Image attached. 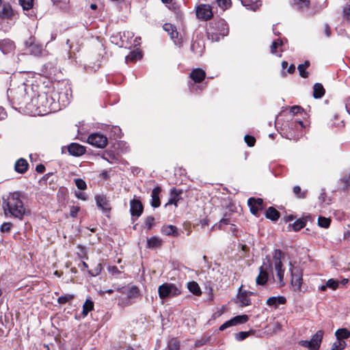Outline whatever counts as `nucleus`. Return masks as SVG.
<instances>
[{
    "label": "nucleus",
    "mask_w": 350,
    "mask_h": 350,
    "mask_svg": "<svg viewBox=\"0 0 350 350\" xmlns=\"http://www.w3.org/2000/svg\"><path fill=\"white\" fill-rule=\"evenodd\" d=\"M253 294L252 292L247 291H242L241 287L239 288L237 295V302L239 303L240 306H247L251 304L250 295Z\"/></svg>",
    "instance_id": "4468645a"
},
{
    "label": "nucleus",
    "mask_w": 350,
    "mask_h": 350,
    "mask_svg": "<svg viewBox=\"0 0 350 350\" xmlns=\"http://www.w3.org/2000/svg\"><path fill=\"white\" fill-rule=\"evenodd\" d=\"M249 320V317L246 314L238 315L236 316L231 319L226 321L224 324H222L219 327L220 331H224L226 328H228L232 326H235L239 324H243L246 323Z\"/></svg>",
    "instance_id": "f8f14e48"
},
{
    "label": "nucleus",
    "mask_w": 350,
    "mask_h": 350,
    "mask_svg": "<svg viewBox=\"0 0 350 350\" xmlns=\"http://www.w3.org/2000/svg\"><path fill=\"white\" fill-rule=\"evenodd\" d=\"M336 337L338 340L347 339L350 337V331L345 328L338 329L335 333Z\"/></svg>",
    "instance_id": "f704fd0d"
},
{
    "label": "nucleus",
    "mask_w": 350,
    "mask_h": 350,
    "mask_svg": "<svg viewBox=\"0 0 350 350\" xmlns=\"http://www.w3.org/2000/svg\"><path fill=\"white\" fill-rule=\"evenodd\" d=\"M244 139H245V142L247 143V144L249 146L252 147V146H254L256 139L254 137L250 136V135H245Z\"/></svg>",
    "instance_id": "bf43d9fd"
},
{
    "label": "nucleus",
    "mask_w": 350,
    "mask_h": 350,
    "mask_svg": "<svg viewBox=\"0 0 350 350\" xmlns=\"http://www.w3.org/2000/svg\"><path fill=\"white\" fill-rule=\"evenodd\" d=\"M18 91L20 94V96L13 95L12 99L18 104H21L23 101L25 96L24 85H22L21 86L18 87Z\"/></svg>",
    "instance_id": "58836bf2"
},
{
    "label": "nucleus",
    "mask_w": 350,
    "mask_h": 350,
    "mask_svg": "<svg viewBox=\"0 0 350 350\" xmlns=\"http://www.w3.org/2000/svg\"><path fill=\"white\" fill-rule=\"evenodd\" d=\"M163 28L170 36V38L174 40V43L177 44V41L175 40L178 38V35L176 27L171 23H165Z\"/></svg>",
    "instance_id": "6ab92c4d"
},
{
    "label": "nucleus",
    "mask_w": 350,
    "mask_h": 350,
    "mask_svg": "<svg viewBox=\"0 0 350 350\" xmlns=\"http://www.w3.org/2000/svg\"><path fill=\"white\" fill-rule=\"evenodd\" d=\"M323 336V332L319 330L314 334L310 340H300L299 344L304 347L309 349V350H318L320 347Z\"/></svg>",
    "instance_id": "6e6552de"
},
{
    "label": "nucleus",
    "mask_w": 350,
    "mask_h": 350,
    "mask_svg": "<svg viewBox=\"0 0 350 350\" xmlns=\"http://www.w3.org/2000/svg\"><path fill=\"white\" fill-rule=\"evenodd\" d=\"M208 33L211 34V39L218 41L221 38L226 36L228 33V28L226 23L224 20H219L211 26Z\"/></svg>",
    "instance_id": "7ed1b4c3"
},
{
    "label": "nucleus",
    "mask_w": 350,
    "mask_h": 350,
    "mask_svg": "<svg viewBox=\"0 0 350 350\" xmlns=\"http://www.w3.org/2000/svg\"><path fill=\"white\" fill-rule=\"evenodd\" d=\"M302 111V109L299 106H293L291 108L290 112L292 113L293 115L301 113Z\"/></svg>",
    "instance_id": "0e129e2a"
},
{
    "label": "nucleus",
    "mask_w": 350,
    "mask_h": 350,
    "mask_svg": "<svg viewBox=\"0 0 350 350\" xmlns=\"http://www.w3.org/2000/svg\"><path fill=\"white\" fill-rule=\"evenodd\" d=\"M189 291L195 295L199 296L202 294L201 289L196 282L192 281L187 283Z\"/></svg>",
    "instance_id": "7c9ffc66"
},
{
    "label": "nucleus",
    "mask_w": 350,
    "mask_h": 350,
    "mask_svg": "<svg viewBox=\"0 0 350 350\" xmlns=\"http://www.w3.org/2000/svg\"><path fill=\"white\" fill-rule=\"evenodd\" d=\"M57 8L63 11H66L69 8L70 0H51Z\"/></svg>",
    "instance_id": "e433bc0d"
},
{
    "label": "nucleus",
    "mask_w": 350,
    "mask_h": 350,
    "mask_svg": "<svg viewBox=\"0 0 350 350\" xmlns=\"http://www.w3.org/2000/svg\"><path fill=\"white\" fill-rule=\"evenodd\" d=\"M263 201L261 198L255 199L254 198H250L247 200L248 206L250 208L251 213L256 215L259 211L262 210Z\"/></svg>",
    "instance_id": "ddd939ff"
},
{
    "label": "nucleus",
    "mask_w": 350,
    "mask_h": 350,
    "mask_svg": "<svg viewBox=\"0 0 350 350\" xmlns=\"http://www.w3.org/2000/svg\"><path fill=\"white\" fill-rule=\"evenodd\" d=\"M96 201L97 206L102 209L103 211H108L110 209V207L105 200L103 196H98L96 197Z\"/></svg>",
    "instance_id": "c756f323"
},
{
    "label": "nucleus",
    "mask_w": 350,
    "mask_h": 350,
    "mask_svg": "<svg viewBox=\"0 0 350 350\" xmlns=\"http://www.w3.org/2000/svg\"><path fill=\"white\" fill-rule=\"evenodd\" d=\"M196 16L202 21H208L213 16L212 8L208 4L201 3L196 7Z\"/></svg>",
    "instance_id": "1a4fd4ad"
},
{
    "label": "nucleus",
    "mask_w": 350,
    "mask_h": 350,
    "mask_svg": "<svg viewBox=\"0 0 350 350\" xmlns=\"http://www.w3.org/2000/svg\"><path fill=\"white\" fill-rule=\"evenodd\" d=\"M107 138L100 133L91 134L88 138V142L99 148H105L107 144Z\"/></svg>",
    "instance_id": "9b49d317"
},
{
    "label": "nucleus",
    "mask_w": 350,
    "mask_h": 350,
    "mask_svg": "<svg viewBox=\"0 0 350 350\" xmlns=\"http://www.w3.org/2000/svg\"><path fill=\"white\" fill-rule=\"evenodd\" d=\"M75 196L77 198L81 199L82 200H86V197H85V194L80 191L75 192Z\"/></svg>",
    "instance_id": "338daca9"
},
{
    "label": "nucleus",
    "mask_w": 350,
    "mask_h": 350,
    "mask_svg": "<svg viewBox=\"0 0 350 350\" xmlns=\"http://www.w3.org/2000/svg\"><path fill=\"white\" fill-rule=\"evenodd\" d=\"M217 3L218 6L224 10L228 8L230 5V0H217Z\"/></svg>",
    "instance_id": "864d4df0"
},
{
    "label": "nucleus",
    "mask_w": 350,
    "mask_h": 350,
    "mask_svg": "<svg viewBox=\"0 0 350 350\" xmlns=\"http://www.w3.org/2000/svg\"><path fill=\"white\" fill-rule=\"evenodd\" d=\"M161 191V189L159 187H157L153 189L151 193V205L153 207H159L160 206L159 194Z\"/></svg>",
    "instance_id": "4be33fe9"
},
{
    "label": "nucleus",
    "mask_w": 350,
    "mask_h": 350,
    "mask_svg": "<svg viewBox=\"0 0 350 350\" xmlns=\"http://www.w3.org/2000/svg\"><path fill=\"white\" fill-rule=\"evenodd\" d=\"M68 150L71 155L79 157L85 152V148L81 144L77 143H72L68 147Z\"/></svg>",
    "instance_id": "f3484780"
},
{
    "label": "nucleus",
    "mask_w": 350,
    "mask_h": 350,
    "mask_svg": "<svg viewBox=\"0 0 350 350\" xmlns=\"http://www.w3.org/2000/svg\"><path fill=\"white\" fill-rule=\"evenodd\" d=\"M297 68H298L299 75L301 77L307 78L308 77V72L306 71V69L305 68L302 67L301 65H299Z\"/></svg>",
    "instance_id": "680f3d73"
},
{
    "label": "nucleus",
    "mask_w": 350,
    "mask_h": 350,
    "mask_svg": "<svg viewBox=\"0 0 350 350\" xmlns=\"http://www.w3.org/2000/svg\"><path fill=\"white\" fill-rule=\"evenodd\" d=\"M75 185L80 190H85L87 187L85 182L81 178H77L75 180Z\"/></svg>",
    "instance_id": "5fc2aeb1"
},
{
    "label": "nucleus",
    "mask_w": 350,
    "mask_h": 350,
    "mask_svg": "<svg viewBox=\"0 0 350 350\" xmlns=\"http://www.w3.org/2000/svg\"><path fill=\"white\" fill-rule=\"evenodd\" d=\"M74 297H75V295H72V294H67L65 295H62L57 299V302L59 304H64L67 302H69L72 299H73Z\"/></svg>",
    "instance_id": "49530a36"
},
{
    "label": "nucleus",
    "mask_w": 350,
    "mask_h": 350,
    "mask_svg": "<svg viewBox=\"0 0 350 350\" xmlns=\"http://www.w3.org/2000/svg\"><path fill=\"white\" fill-rule=\"evenodd\" d=\"M79 211V207L72 206L70 208V215L72 217H76Z\"/></svg>",
    "instance_id": "e2e57ef3"
},
{
    "label": "nucleus",
    "mask_w": 350,
    "mask_h": 350,
    "mask_svg": "<svg viewBox=\"0 0 350 350\" xmlns=\"http://www.w3.org/2000/svg\"><path fill=\"white\" fill-rule=\"evenodd\" d=\"M154 223V218L152 216H149L146 218L145 224L148 230H150Z\"/></svg>",
    "instance_id": "13d9d810"
},
{
    "label": "nucleus",
    "mask_w": 350,
    "mask_h": 350,
    "mask_svg": "<svg viewBox=\"0 0 350 350\" xmlns=\"http://www.w3.org/2000/svg\"><path fill=\"white\" fill-rule=\"evenodd\" d=\"M291 3L299 10L307 8L310 3V0H291Z\"/></svg>",
    "instance_id": "c9c22d12"
},
{
    "label": "nucleus",
    "mask_w": 350,
    "mask_h": 350,
    "mask_svg": "<svg viewBox=\"0 0 350 350\" xmlns=\"http://www.w3.org/2000/svg\"><path fill=\"white\" fill-rule=\"evenodd\" d=\"M94 308V303L90 299H87L83 305V311L82 314L85 317L88 315V312L92 311Z\"/></svg>",
    "instance_id": "4c0bfd02"
},
{
    "label": "nucleus",
    "mask_w": 350,
    "mask_h": 350,
    "mask_svg": "<svg viewBox=\"0 0 350 350\" xmlns=\"http://www.w3.org/2000/svg\"><path fill=\"white\" fill-rule=\"evenodd\" d=\"M28 167V163L25 159H20L15 163V170L17 172L23 174Z\"/></svg>",
    "instance_id": "393cba45"
},
{
    "label": "nucleus",
    "mask_w": 350,
    "mask_h": 350,
    "mask_svg": "<svg viewBox=\"0 0 350 350\" xmlns=\"http://www.w3.org/2000/svg\"><path fill=\"white\" fill-rule=\"evenodd\" d=\"M286 301V298L283 296L270 297L267 299L266 304L269 306L277 308L280 304H284Z\"/></svg>",
    "instance_id": "412c9836"
},
{
    "label": "nucleus",
    "mask_w": 350,
    "mask_h": 350,
    "mask_svg": "<svg viewBox=\"0 0 350 350\" xmlns=\"http://www.w3.org/2000/svg\"><path fill=\"white\" fill-rule=\"evenodd\" d=\"M29 51L32 55H39L42 53V46L38 44H32L30 46Z\"/></svg>",
    "instance_id": "ea45409f"
},
{
    "label": "nucleus",
    "mask_w": 350,
    "mask_h": 350,
    "mask_svg": "<svg viewBox=\"0 0 350 350\" xmlns=\"http://www.w3.org/2000/svg\"><path fill=\"white\" fill-rule=\"evenodd\" d=\"M5 216H11L18 219H22L26 214V208L21 199L18 192L10 193L6 198H3L2 204Z\"/></svg>",
    "instance_id": "f257e3e1"
},
{
    "label": "nucleus",
    "mask_w": 350,
    "mask_h": 350,
    "mask_svg": "<svg viewBox=\"0 0 350 350\" xmlns=\"http://www.w3.org/2000/svg\"><path fill=\"white\" fill-rule=\"evenodd\" d=\"M191 50L194 54L201 56L203 53L204 46L199 42L194 41L191 43Z\"/></svg>",
    "instance_id": "2f4dec72"
},
{
    "label": "nucleus",
    "mask_w": 350,
    "mask_h": 350,
    "mask_svg": "<svg viewBox=\"0 0 350 350\" xmlns=\"http://www.w3.org/2000/svg\"><path fill=\"white\" fill-rule=\"evenodd\" d=\"M180 349V342L176 338H172L169 340L167 344V349L168 350H179Z\"/></svg>",
    "instance_id": "a19ab883"
},
{
    "label": "nucleus",
    "mask_w": 350,
    "mask_h": 350,
    "mask_svg": "<svg viewBox=\"0 0 350 350\" xmlns=\"http://www.w3.org/2000/svg\"><path fill=\"white\" fill-rule=\"evenodd\" d=\"M206 77L204 70L201 68H196L190 73L191 79L196 83H200Z\"/></svg>",
    "instance_id": "aec40b11"
},
{
    "label": "nucleus",
    "mask_w": 350,
    "mask_h": 350,
    "mask_svg": "<svg viewBox=\"0 0 350 350\" xmlns=\"http://www.w3.org/2000/svg\"><path fill=\"white\" fill-rule=\"evenodd\" d=\"M6 116V112L5 111L4 109L0 107V120L5 119Z\"/></svg>",
    "instance_id": "774afa93"
},
{
    "label": "nucleus",
    "mask_w": 350,
    "mask_h": 350,
    "mask_svg": "<svg viewBox=\"0 0 350 350\" xmlns=\"http://www.w3.org/2000/svg\"><path fill=\"white\" fill-rule=\"evenodd\" d=\"M14 12L10 5H3L1 10L0 11V24L1 25L4 20L12 21Z\"/></svg>",
    "instance_id": "2eb2a0df"
},
{
    "label": "nucleus",
    "mask_w": 350,
    "mask_h": 350,
    "mask_svg": "<svg viewBox=\"0 0 350 350\" xmlns=\"http://www.w3.org/2000/svg\"><path fill=\"white\" fill-rule=\"evenodd\" d=\"M265 215H266L267 218L270 219L273 221H276L280 217L279 212L275 208H274L273 207H269L266 211Z\"/></svg>",
    "instance_id": "72a5a7b5"
},
{
    "label": "nucleus",
    "mask_w": 350,
    "mask_h": 350,
    "mask_svg": "<svg viewBox=\"0 0 350 350\" xmlns=\"http://www.w3.org/2000/svg\"><path fill=\"white\" fill-rule=\"evenodd\" d=\"M290 265L292 267L290 271L291 272V284L293 290L295 292H301L302 291L303 284L302 270L299 267H293L291 262H290Z\"/></svg>",
    "instance_id": "39448f33"
},
{
    "label": "nucleus",
    "mask_w": 350,
    "mask_h": 350,
    "mask_svg": "<svg viewBox=\"0 0 350 350\" xmlns=\"http://www.w3.org/2000/svg\"><path fill=\"white\" fill-rule=\"evenodd\" d=\"M230 224V219L229 218L224 217L219 221L218 224H215L214 226H213V228L218 226V228L220 229L221 228L222 225H228Z\"/></svg>",
    "instance_id": "052dcab7"
},
{
    "label": "nucleus",
    "mask_w": 350,
    "mask_h": 350,
    "mask_svg": "<svg viewBox=\"0 0 350 350\" xmlns=\"http://www.w3.org/2000/svg\"><path fill=\"white\" fill-rule=\"evenodd\" d=\"M282 256V252L280 250H275L273 252V260L274 265V269L276 272V277L279 283L281 285H284V268L281 260Z\"/></svg>",
    "instance_id": "20e7f679"
},
{
    "label": "nucleus",
    "mask_w": 350,
    "mask_h": 350,
    "mask_svg": "<svg viewBox=\"0 0 350 350\" xmlns=\"http://www.w3.org/2000/svg\"><path fill=\"white\" fill-rule=\"evenodd\" d=\"M162 241L157 237H153L147 239V247L150 249L159 247L161 245Z\"/></svg>",
    "instance_id": "cd10ccee"
},
{
    "label": "nucleus",
    "mask_w": 350,
    "mask_h": 350,
    "mask_svg": "<svg viewBox=\"0 0 350 350\" xmlns=\"http://www.w3.org/2000/svg\"><path fill=\"white\" fill-rule=\"evenodd\" d=\"M330 219L324 217H319L318 219V224L322 228H327L330 225Z\"/></svg>",
    "instance_id": "de8ad7c7"
},
{
    "label": "nucleus",
    "mask_w": 350,
    "mask_h": 350,
    "mask_svg": "<svg viewBox=\"0 0 350 350\" xmlns=\"http://www.w3.org/2000/svg\"><path fill=\"white\" fill-rule=\"evenodd\" d=\"M117 291L125 295L127 297L125 301L122 300L121 302L118 303L119 305L122 306L130 305L129 299L137 298L140 295L139 289L136 286L118 288Z\"/></svg>",
    "instance_id": "0eeeda50"
},
{
    "label": "nucleus",
    "mask_w": 350,
    "mask_h": 350,
    "mask_svg": "<svg viewBox=\"0 0 350 350\" xmlns=\"http://www.w3.org/2000/svg\"><path fill=\"white\" fill-rule=\"evenodd\" d=\"M242 5L247 9L256 10L260 5V0H240Z\"/></svg>",
    "instance_id": "bb28decb"
},
{
    "label": "nucleus",
    "mask_w": 350,
    "mask_h": 350,
    "mask_svg": "<svg viewBox=\"0 0 350 350\" xmlns=\"http://www.w3.org/2000/svg\"><path fill=\"white\" fill-rule=\"evenodd\" d=\"M142 57L141 53L138 50L133 51L130 53L129 55H126L125 57V61L126 63L129 62H135L137 59H139Z\"/></svg>",
    "instance_id": "473e14b6"
},
{
    "label": "nucleus",
    "mask_w": 350,
    "mask_h": 350,
    "mask_svg": "<svg viewBox=\"0 0 350 350\" xmlns=\"http://www.w3.org/2000/svg\"><path fill=\"white\" fill-rule=\"evenodd\" d=\"M161 232L163 234L172 237H178V232L177 228L173 225H165L161 228Z\"/></svg>",
    "instance_id": "5701e85b"
},
{
    "label": "nucleus",
    "mask_w": 350,
    "mask_h": 350,
    "mask_svg": "<svg viewBox=\"0 0 350 350\" xmlns=\"http://www.w3.org/2000/svg\"><path fill=\"white\" fill-rule=\"evenodd\" d=\"M325 89L322 84L317 83L313 87V96L314 98H321L325 94Z\"/></svg>",
    "instance_id": "a878e982"
},
{
    "label": "nucleus",
    "mask_w": 350,
    "mask_h": 350,
    "mask_svg": "<svg viewBox=\"0 0 350 350\" xmlns=\"http://www.w3.org/2000/svg\"><path fill=\"white\" fill-rule=\"evenodd\" d=\"M294 193L300 198H304L306 196L305 192H301V188L299 186H295L293 187Z\"/></svg>",
    "instance_id": "6e6d98bb"
},
{
    "label": "nucleus",
    "mask_w": 350,
    "mask_h": 350,
    "mask_svg": "<svg viewBox=\"0 0 350 350\" xmlns=\"http://www.w3.org/2000/svg\"><path fill=\"white\" fill-rule=\"evenodd\" d=\"M36 170L38 173L42 174L45 171V167L42 164L38 165L36 167Z\"/></svg>",
    "instance_id": "69168bd1"
},
{
    "label": "nucleus",
    "mask_w": 350,
    "mask_h": 350,
    "mask_svg": "<svg viewBox=\"0 0 350 350\" xmlns=\"http://www.w3.org/2000/svg\"><path fill=\"white\" fill-rule=\"evenodd\" d=\"M267 262H263V265L260 267V272L258 275L256 277V282L258 285H264L267 283L269 278L267 269L271 268V264L270 262V258L269 256L266 257Z\"/></svg>",
    "instance_id": "9d476101"
},
{
    "label": "nucleus",
    "mask_w": 350,
    "mask_h": 350,
    "mask_svg": "<svg viewBox=\"0 0 350 350\" xmlns=\"http://www.w3.org/2000/svg\"><path fill=\"white\" fill-rule=\"evenodd\" d=\"M158 293L160 298L165 299L169 297H175L180 294V288L174 284L164 283L158 288Z\"/></svg>",
    "instance_id": "423d86ee"
},
{
    "label": "nucleus",
    "mask_w": 350,
    "mask_h": 350,
    "mask_svg": "<svg viewBox=\"0 0 350 350\" xmlns=\"http://www.w3.org/2000/svg\"><path fill=\"white\" fill-rule=\"evenodd\" d=\"M180 194V191H178L175 188L172 189L170 192V198L166 205L174 204L176 206L178 202L181 199Z\"/></svg>",
    "instance_id": "b1692460"
},
{
    "label": "nucleus",
    "mask_w": 350,
    "mask_h": 350,
    "mask_svg": "<svg viewBox=\"0 0 350 350\" xmlns=\"http://www.w3.org/2000/svg\"><path fill=\"white\" fill-rule=\"evenodd\" d=\"M109 272L114 276H118L121 273V271L116 266H109L108 267Z\"/></svg>",
    "instance_id": "4d7b16f0"
},
{
    "label": "nucleus",
    "mask_w": 350,
    "mask_h": 350,
    "mask_svg": "<svg viewBox=\"0 0 350 350\" xmlns=\"http://www.w3.org/2000/svg\"><path fill=\"white\" fill-rule=\"evenodd\" d=\"M326 286H327V288H329L332 290H336L338 288L339 286V282L334 279H329L326 282Z\"/></svg>",
    "instance_id": "09e8293b"
},
{
    "label": "nucleus",
    "mask_w": 350,
    "mask_h": 350,
    "mask_svg": "<svg viewBox=\"0 0 350 350\" xmlns=\"http://www.w3.org/2000/svg\"><path fill=\"white\" fill-rule=\"evenodd\" d=\"M343 20L350 24V4H347L342 10Z\"/></svg>",
    "instance_id": "37998d69"
},
{
    "label": "nucleus",
    "mask_w": 350,
    "mask_h": 350,
    "mask_svg": "<svg viewBox=\"0 0 350 350\" xmlns=\"http://www.w3.org/2000/svg\"><path fill=\"white\" fill-rule=\"evenodd\" d=\"M130 211L132 216L139 217L143 211V206L139 200H133L130 203Z\"/></svg>",
    "instance_id": "dca6fc26"
},
{
    "label": "nucleus",
    "mask_w": 350,
    "mask_h": 350,
    "mask_svg": "<svg viewBox=\"0 0 350 350\" xmlns=\"http://www.w3.org/2000/svg\"><path fill=\"white\" fill-rule=\"evenodd\" d=\"M12 227L11 222H4L0 227V231L3 233L9 232Z\"/></svg>",
    "instance_id": "603ef678"
},
{
    "label": "nucleus",
    "mask_w": 350,
    "mask_h": 350,
    "mask_svg": "<svg viewBox=\"0 0 350 350\" xmlns=\"http://www.w3.org/2000/svg\"><path fill=\"white\" fill-rule=\"evenodd\" d=\"M250 335V332H240L235 334V339L239 341L243 340Z\"/></svg>",
    "instance_id": "3c124183"
},
{
    "label": "nucleus",
    "mask_w": 350,
    "mask_h": 350,
    "mask_svg": "<svg viewBox=\"0 0 350 350\" xmlns=\"http://www.w3.org/2000/svg\"><path fill=\"white\" fill-rule=\"evenodd\" d=\"M19 3L24 10H29L33 8V0H19Z\"/></svg>",
    "instance_id": "a18cd8bd"
},
{
    "label": "nucleus",
    "mask_w": 350,
    "mask_h": 350,
    "mask_svg": "<svg viewBox=\"0 0 350 350\" xmlns=\"http://www.w3.org/2000/svg\"><path fill=\"white\" fill-rule=\"evenodd\" d=\"M31 104L36 106L35 114L43 116L55 110L53 106V98L46 94H40L31 100Z\"/></svg>",
    "instance_id": "f03ea898"
},
{
    "label": "nucleus",
    "mask_w": 350,
    "mask_h": 350,
    "mask_svg": "<svg viewBox=\"0 0 350 350\" xmlns=\"http://www.w3.org/2000/svg\"><path fill=\"white\" fill-rule=\"evenodd\" d=\"M346 342L342 340H338L334 342L332 346V350H342L345 348Z\"/></svg>",
    "instance_id": "79ce46f5"
},
{
    "label": "nucleus",
    "mask_w": 350,
    "mask_h": 350,
    "mask_svg": "<svg viewBox=\"0 0 350 350\" xmlns=\"http://www.w3.org/2000/svg\"><path fill=\"white\" fill-rule=\"evenodd\" d=\"M283 44H284L283 40L281 39H278L277 40L273 41L271 46V53L272 54H275V55H278L279 57H281L282 50H280V53H278L277 49L281 48Z\"/></svg>",
    "instance_id": "c85d7f7f"
},
{
    "label": "nucleus",
    "mask_w": 350,
    "mask_h": 350,
    "mask_svg": "<svg viewBox=\"0 0 350 350\" xmlns=\"http://www.w3.org/2000/svg\"><path fill=\"white\" fill-rule=\"evenodd\" d=\"M306 224L304 219H299L293 224V229L294 231H298L303 228Z\"/></svg>",
    "instance_id": "c03bdc74"
},
{
    "label": "nucleus",
    "mask_w": 350,
    "mask_h": 350,
    "mask_svg": "<svg viewBox=\"0 0 350 350\" xmlns=\"http://www.w3.org/2000/svg\"><path fill=\"white\" fill-rule=\"evenodd\" d=\"M15 49L13 41L9 39H4L0 41V49L4 54L12 52Z\"/></svg>",
    "instance_id": "a211bd4d"
},
{
    "label": "nucleus",
    "mask_w": 350,
    "mask_h": 350,
    "mask_svg": "<svg viewBox=\"0 0 350 350\" xmlns=\"http://www.w3.org/2000/svg\"><path fill=\"white\" fill-rule=\"evenodd\" d=\"M340 181L344 184L343 189L350 187V171L340 179Z\"/></svg>",
    "instance_id": "8fccbe9b"
}]
</instances>
